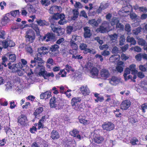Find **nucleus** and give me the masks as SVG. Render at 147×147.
I'll return each mask as SVG.
<instances>
[{
    "instance_id": "obj_41",
    "label": "nucleus",
    "mask_w": 147,
    "mask_h": 147,
    "mask_svg": "<svg viewBox=\"0 0 147 147\" xmlns=\"http://www.w3.org/2000/svg\"><path fill=\"white\" fill-rule=\"evenodd\" d=\"M147 63L145 65H140L139 66V68L142 71L145 72L147 70Z\"/></svg>"
},
{
    "instance_id": "obj_11",
    "label": "nucleus",
    "mask_w": 147,
    "mask_h": 147,
    "mask_svg": "<svg viewBox=\"0 0 147 147\" xmlns=\"http://www.w3.org/2000/svg\"><path fill=\"white\" fill-rule=\"evenodd\" d=\"M93 139L94 142L98 144L102 143L104 140V138L103 137L95 133L94 134Z\"/></svg>"
},
{
    "instance_id": "obj_36",
    "label": "nucleus",
    "mask_w": 147,
    "mask_h": 147,
    "mask_svg": "<svg viewBox=\"0 0 147 147\" xmlns=\"http://www.w3.org/2000/svg\"><path fill=\"white\" fill-rule=\"evenodd\" d=\"M107 29L106 28L104 27L102 25L100 26L99 28L96 29V31L98 32H100L101 33H105L107 31Z\"/></svg>"
},
{
    "instance_id": "obj_25",
    "label": "nucleus",
    "mask_w": 147,
    "mask_h": 147,
    "mask_svg": "<svg viewBox=\"0 0 147 147\" xmlns=\"http://www.w3.org/2000/svg\"><path fill=\"white\" fill-rule=\"evenodd\" d=\"M64 105L63 101L61 100H57V102L55 106V108L56 109H61L63 108V107Z\"/></svg>"
},
{
    "instance_id": "obj_30",
    "label": "nucleus",
    "mask_w": 147,
    "mask_h": 147,
    "mask_svg": "<svg viewBox=\"0 0 147 147\" xmlns=\"http://www.w3.org/2000/svg\"><path fill=\"white\" fill-rule=\"evenodd\" d=\"M7 134L9 138L12 140L15 139V134L11 131V129H9L6 131Z\"/></svg>"
},
{
    "instance_id": "obj_51",
    "label": "nucleus",
    "mask_w": 147,
    "mask_h": 147,
    "mask_svg": "<svg viewBox=\"0 0 147 147\" xmlns=\"http://www.w3.org/2000/svg\"><path fill=\"white\" fill-rule=\"evenodd\" d=\"M36 22L38 25L40 26L45 25L46 23V22L45 20H36Z\"/></svg>"
},
{
    "instance_id": "obj_13",
    "label": "nucleus",
    "mask_w": 147,
    "mask_h": 147,
    "mask_svg": "<svg viewBox=\"0 0 147 147\" xmlns=\"http://www.w3.org/2000/svg\"><path fill=\"white\" fill-rule=\"evenodd\" d=\"M31 27L36 31V34L38 36H40V38L39 39L40 40H43L45 39L46 37L45 35L43 37L42 36L40 35L39 34V29L37 25L34 24V23H32L31 25Z\"/></svg>"
},
{
    "instance_id": "obj_47",
    "label": "nucleus",
    "mask_w": 147,
    "mask_h": 147,
    "mask_svg": "<svg viewBox=\"0 0 147 147\" xmlns=\"http://www.w3.org/2000/svg\"><path fill=\"white\" fill-rule=\"evenodd\" d=\"M9 60L11 62H13L16 59V55L14 54L9 55Z\"/></svg>"
},
{
    "instance_id": "obj_28",
    "label": "nucleus",
    "mask_w": 147,
    "mask_h": 147,
    "mask_svg": "<svg viewBox=\"0 0 147 147\" xmlns=\"http://www.w3.org/2000/svg\"><path fill=\"white\" fill-rule=\"evenodd\" d=\"M118 82L119 81L117 78L114 76H112L109 81L110 83L113 85H116Z\"/></svg>"
},
{
    "instance_id": "obj_24",
    "label": "nucleus",
    "mask_w": 147,
    "mask_h": 147,
    "mask_svg": "<svg viewBox=\"0 0 147 147\" xmlns=\"http://www.w3.org/2000/svg\"><path fill=\"white\" fill-rule=\"evenodd\" d=\"M100 22V21L98 20H96L95 19L89 20V23L94 27H97Z\"/></svg>"
},
{
    "instance_id": "obj_61",
    "label": "nucleus",
    "mask_w": 147,
    "mask_h": 147,
    "mask_svg": "<svg viewBox=\"0 0 147 147\" xmlns=\"http://www.w3.org/2000/svg\"><path fill=\"white\" fill-rule=\"evenodd\" d=\"M129 58V57L122 53L121 55V58L123 61H125Z\"/></svg>"
},
{
    "instance_id": "obj_62",
    "label": "nucleus",
    "mask_w": 147,
    "mask_h": 147,
    "mask_svg": "<svg viewBox=\"0 0 147 147\" xmlns=\"http://www.w3.org/2000/svg\"><path fill=\"white\" fill-rule=\"evenodd\" d=\"M94 40H96L98 43L100 45H102L103 43V40L100 39V38L98 36L95 37L94 38Z\"/></svg>"
},
{
    "instance_id": "obj_10",
    "label": "nucleus",
    "mask_w": 147,
    "mask_h": 147,
    "mask_svg": "<svg viewBox=\"0 0 147 147\" xmlns=\"http://www.w3.org/2000/svg\"><path fill=\"white\" fill-rule=\"evenodd\" d=\"M131 105V102L128 100H126L123 101L121 103L120 107L123 110H126Z\"/></svg>"
},
{
    "instance_id": "obj_35",
    "label": "nucleus",
    "mask_w": 147,
    "mask_h": 147,
    "mask_svg": "<svg viewBox=\"0 0 147 147\" xmlns=\"http://www.w3.org/2000/svg\"><path fill=\"white\" fill-rule=\"evenodd\" d=\"M138 142V140L136 137H132L130 139V143L132 145L137 144V142Z\"/></svg>"
},
{
    "instance_id": "obj_20",
    "label": "nucleus",
    "mask_w": 147,
    "mask_h": 147,
    "mask_svg": "<svg viewBox=\"0 0 147 147\" xmlns=\"http://www.w3.org/2000/svg\"><path fill=\"white\" fill-rule=\"evenodd\" d=\"M79 133L77 129H74L71 131L70 132V135L74 137H76L77 139L80 140L81 139L80 135L79 134Z\"/></svg>"
},
{
    "instance_id": "obj_19",
    "label": "nucleus",
    "mask_w": 147,
    "mask_h": 147,
    "mask_svg": "<svg viewBox=\"0 0 147 147\" xmlns=\"http://www.w3.org/2000/svg\"><path fill=\"white\" fill-rule=\"evenodd\" d=\"M84 37L85 38H89L92 35L90 27L86 26L84 28Z\"/></svg>"
},
{
    "instance_id": "obj_27",
    "label": "nucleus",
    "mask_w": 147,
    "mask_h": 147,
    "mask_svg": "<svg viewBox=\"0 0 147 147\" xmlns=\"http://www.w3.org/2000/svg\"><path fill=\"white\" fill-rule=\"evenodd\" d=\"M46 121V117L44 116L42 117L41 119H40L38 124V129H40L43 127V123Z\"/></svg>"
},
{
    "instance_id": "obj_5",
    "label": "nucleus",
    "mask_w": 147,
    "mask_h": 147,
    "mask_svg": "<svg viewBox=\"0 0 147 147\" xmlns=\"http://www.w3.org/2000/svg\"><path fill=\"white\" fill-rule=\"evenodd\" d=\"M87 45L84 43H81L79 46L80 49L81 50H83V53L85 54H87L88 53L93 54H95L96 52L95 50H93L92 51L90 49L87 48Z\"/></svg>"
},
{
    "instance_id": "obj_12",
    "label": "nucleus",
    "mask_w": 147,
    "mask_h": 147,
    "mask_svg": "<svg viewBox=\"0 0 147 147\" xmlns=\"http://www.w3.org/2000/svg\"><path fill=\"white\" fill-rule=\"evenodd\" d=\"M100 75L103 79L105 80L109 76L110 74L108 70L105 69H102L100 70Z\"/></svg>"
},
{
    "instance_id": "obj_43",
    "label": "nucleus",
    "mask_w": 147,
    "mask_h": 147,
    "mask_svg": "<svg viewBox=\"0 0 147 147\" xmlns=\"http://www.w3.org/2000/svg\"><path fill=\"white\" fill-rule=\"evenodd\" d=\"M62 16L61 15V17L60 19V20L58 22V23L61 25H63L65 23V22L64 20L65 18V15H62Z\"/></svg>"
},
{
    "instance_id": "obj_37",
    "label": "nucleus",
    "mask_w": 147,
    "mask_h": 147,
    "mask_svg": "<svg viewBox=\"0 0 147 147\" xmlns=\"http://www.w3.org/2000/svg\"><path fill=\"white\" fill-rule=\"evenodd\" d=\"M138 43L140 45L142 46H147L145 40L142 38H140L138 40Z\"/></svg>"
},
{
    "instance_id": "obj_58",
    "label": "nucleus",
    "mask_w": 147,
    "mask_h": 147,
    "mask_svg": "<svg viewBox=\"0 0 147 147\" xmlns=\"http://www.w3.org/2000/svg\"><path fill=\"white\" fill-rule=\"evenodd\" d=\"M7 41L8 44V47H12L15 45V43L12 41L8 39L7 40Z\"/></svg>"
},
{
    "instance_id": "obj_21",
    "label": "nucleus",
    "mask_w": 147,
    "mask_h": 147,
    "mask_svg": "<svg viewBox=\"0 0 147 147\" xmlns=\"http://www.w3.org/2000/svg\"><path fill=\"white\" fill-rule=\"evenodd\" d=\"M57 101L56 97L54 96L52 97L50 100L49 104L50 107L51 108H55L56 106Z\"/></svg>"
},
{
    "instance_id": "obj_56",
    "label": "nucleus",
    "mask_w": 147,
    "mask_h": 147,
    "mask_svg": "<svg viewBox=\"0 0 147 147\" xmlns=\"http://www.w3.org/2000/svg\"><path fill=\"white\" fill-rule=\"evenodd\" d=\"M109 47L107 44L100 45L99 46V48L101 50H103L104 49L107 50L108 49Z\"/></svg>"
},
{
    "instance_id": "obj_33",
    "label": "nucleus",
    "mask_w": 147,
    "mask_h": 147,
    "mask_svg": "<svg viewBox=\"0 0 147 147\" xmlns=\"http://www.w3.org/2000/svg\"><path fill=\"white\" fill-rule=\"evenodd\" d=\"M113 112L117 117H121L122 115L121 111L119 109H116V110H113Z\"/></svg>"
},
{
    "instance_id": "obj_57",
    "label": "nucleus",
    "mask_w": 147,
    "mask_h": 147,
    "mask_svg": "<svg viewBox=\"0 0 147 147\" xmlns=\"http://www.w3.org/2000/svg\"><path fill=\"white\" fill-rule=\"evenodd\" d=\"M129 16L130 18L132 20H135L136 18L137 17L139 18L138 17V16L135 13H130L129 14Z\"/></svg>"
},
{
    "instance_id": "obj_22",
    "label": "nucleus",
    "mask_w": 147,
    "mask_h": 147,
    "mask_svg": "<svg viewBox=\"0 0 147 147\" xmlns=\"http://www.w3.org/2000/svg\"><path fill=\"white\" fill-rule=\"evenodd\" d=\"M53 16L52 17L51 19L50 20V22L51 23L52 21L53 20H58L61 18V15H64V14L63 13L59 14V12H58L56 13L53 14Z\"/></svg>"
},
{
    "instance_id": "obj_2",
    "label": "nucleus",
    "mask_w": 147,
    "mask_h": 147,
    "mask_svg": "<svg viewBox=\"0 0 147 147\" xmlns=\"http://www.w3.org/2000/svg\"><path fill=\"white\" fill-rule=\"evenodd\" d=\"M81 99L80 98L74 97L71 100V104L73 108L78 111H82L84 110L83 105L80 103Z\"/></svg>"
},
{
    "instance_id": "obj_52",
    "label": "nucleus",
    "mask_w": 147,
    "mask_h": 147,
    "mask_svg": "<svg viewBox=\"0 0 147 147\" xmlns=\"http://www.w3.org/2000/svg\"><path fill=\"white\" fill-rule=\"evenodd\" d=\"M109 22L107 21H104L102 23V25L107 29L109 28Z\"/></svg>"
},
{
    "instance_id": "obj_54",
    "label": "nucleus",
    "mask_w": 147,
    "mask_h": 147,
    "mask_svg": "<svg viewBox=\"0 0 147 147\" xmlns=\"http://www.w3.org/2000/svg\"><path fill=\"white\" fill-rule=\"evenodd\" d=\"M20 69L24 71V72L26 73H28V71H29L30 69L29 68V67L27 65H26L25 67L23 66L22 65V67L20 68Z\"/></svg>"
},
{
    "instance_id": "obj_4",
    "label": "nucleus",
    "mask_w": 147,
    "mask_h": 147,
    "mask_svg": "<svg viewBox=\"0 0 147 147\" xmlns=\"http://www.w3.org/2000/svg\"><path fill=\"white\" fill-rule=\"evenodd\" d=\"M59 47L56 44L52 45L50 48L49 52L52 57L56 56L59 53Z\"/></svg>"
},
{
    "instance_id": "obj_59",
    "label": "nucleus",
    "mask_w": 147,
    "mask_h": 147,
    "mask_svg": "<svg viewBox=\"0 0 147 147\" xmlns=\"http://www.w3.org/2000/svg\"><path fill=\"white\" fill-rule=\"evenodd\" d=\"M118 48L116 46H114L112 49V52L113 54H117L118 53Z\"/></svg>"
},
{
    "instance_id": "obj_18",
    "label": "nucleus",
    "mask_w": 147,
    "mask_h": 147,
    "mask_svg": "<svg viewBox=\"0 0 147 147\" xmlns=\"http://www.w3.org/2000/svg\"><path fill=\"white\" fill-rule=\"evenodd\" d=\"M10 14L8 13L6 14L3 18L1 22L2 25L5 26L10 21Z\"/></svg>"
},
{
    "instance_id": "obj_17",
    "label": "nucleus",
    "mask_w": 147,
    "mask_h": 147,
    "mask_svg": "<svg viewBox=\"0 0 147 147\" xmlns=\"http://www.w3.org/2000/svg\"><path fill=\"white\" fill-rule=\"evenodd\" d=\"M80 89L82 94L85 96L89 95L90 92V91L87 86H81Z\"/></svg>"
},
{
    "instance_id": "obj_23",
    "label": "nucleus",
    "mask_w": 147,
    "mask_h": 147,
    "mask_svg": "<svg viewBox=\"0 0 147 147\" xmlns=\"http://www.w3.org/2000/svg\"><path fill=\"white\" fill-rule=\"evenodd\" d=\"M90 72L93 78L96 77L98 75V69L95 67H93Z\"/></svg>"
},
{
    "instance_id": "obj_7",
    "label": "nucleus",
    "mask_w": 147,
    "mask_h": 147,
    "mask_svg": "<svg viewBox=\"0 0 147 147\" xmlns=\"http://www.w3.org/2000/svg\"><path fill=\"white\" fill-rule=\"evenodd\" d=\"M11 64L10 63H7L9 68L13 72H16L18 69L22 67V65L21 63L18 64H13L11 65Z\"/></svg>"
},
{
    "instance_id": "obj_16",
    "label": "nucleus",
    "mask_w": 147,
    "mask_h": 147,
    "mask_svg": "<svg viewBox=\"0 0 147 147\" xmlns=\"http://www.w3.org/2000/svg\"><path fill=\"white\" fill-rule=\"evenodd\" d=\"M124 66V62L121 61H119L117 63L116 69L118 72L121 73L123 71Z\"/></svg>"
},
{
    "instance_id": "obj_48",
    "label": "nucleus",
    "mask_w": 147,
    "mask_h": 147,
    "mask_svg": "<svg viewBox=\"0 0 147 147\" xmlns=\"http://www.w3.org/2000/svg\"><path fill=\"white\" fill-rule=\"evenodd\" d=\"M65 69L61 70L60 72H59V75H61V76L62 77H64L66 76L67 72L65 71Z\"/></svg>"
},
{
    "instance_id": "obj_39",
    "label": "nucleus",
    "mask_w": 147,
    "mask_h": 147,
    "mask_svg": "<svg viewBox=\"0 0 147 147\" xmlns=\"http://www.w3.org/2000/svg\"><path fill=\"white\" fill-rule=\"evenodd\" d=\"M131 71L129 68H127L124 71V73L123 74V76L125 80L127 79V75L130 73Z\"/></svg>"
},
{
    "instance_id": "obj_14",
    "label": "nucleus",
    "mask_w": 147,
    "mask_h": 147,
    "mask_svg": "<svg viewBox=\"0 0 147 147\" xmlns=\"http://www.w3.org/2000/svg\"><path fill=\"white\" fill-rule=\"evenodd\" d=\"M60 6L57 5H53L50 8L49 10V13L51 14H53L58 12H60Z\"/></svg>"
},
{
    "instance_id": "obj_6",
    "label": "nucleus",
    "mask_w": 147,
    "mask_h": 147,
    "mask_svg": "<svg viewBox=\"0 0 147 147\" xmlns=\"http://www.w3.org/2000/svg\"><path fill=\"white\" fill-rule=\"evenodd\" d=\"M102 127L104 130L110 131L114 128V124L111 121L105 122L102 125Z\"/></svg>"
},
{
    "instance_id": "obj_8",
    "label": "nucleus",
    "mask_w": 147,
    "mask_h": 147,
    "mask_svg": "<svg viewBox=\"0 0 147 147\" xmlns=\"http://www.w3.org/2000/svg\"><path fill=\"white\" fill-rule=\"evenodd\" d=\"M25 37L27 42H28L30 43H32L35 39L34 33L33 31L29 30L27 32Z\"/></svg>"
},
{
    "instance_id": "obj_44",
    "label": "nucleus",
    "mask_w": 147,
    "mask_h": 147,
    "mask_svg": "<svg viewBox=\"0 0 147 147\" xmlns=\"http://www.w3.org/2000/svg\"><path fill=\"white\" fill-rule=\"evenodd\" d=\"M119 22V21L116 19L115 18H113L110 22L112 26H113L116 24L117 23Z\"/></svg>"
},
{
    "instance_id": "obj_64",
    "label": "nucleus",
    "mask_w": 147,
    "mask_h": 147,
    "mask_svg": "<svg viewBox=\"0 0 147 147\" xmlns=\"http://www.w3.org/2000/svg\"><path fill=\"white\" fill-rule=\"evenodd\" d=\"M10 108L11 109H13L15 108L16 106V105L15 104V102L13 101H12L10 102Z\"/></svg>"
},
{
    "instance_id": "obj_38",
    "label": "nucleus",
    "mask_w": 147,
    "mask_h": 147,
    "mask_svg": "<svg viewBox=\"0 0 147 147\" xmlns=\"http://www.w3.org/2000/svg\"><path fill=\"white\" fill-rule=\"evenodd\" d=\"M116 28L118 30H122L124 29V26L123 25L119 22L116 24Z\"/></svg>"
},
{
    "instance_id": "obj_32",
    "label": "nucleus",
    "mask_w": 147,
    "mask_h": 147,
    "mask_svg": "<svg viewBox=\"0 0 147 147\" xmlns=\"http://www.w3.org/2000/svg\"><path fill=\"white\" fill-rule=\"evenodd\" d=\"M78 119L80 123L84 125H87L90 123V122L89 120H86L82 117L81 118L80 117H79Z\"/></svg>"
},
{
    "instance_id": "obj_3",
    "label": "nucleus",
    "mask_w": 147,
    "mask_h": 147,
    "mask_svg": "<svg viewBox=\"0 0 147 147\" xmlns=\"http://www.w3.org/2000/svg\"><path fill=\"white\" fill-rule=\"evenodd\" d=\"M50 27L51 31L58 36H60L64 33V30L63 28L61 27H57L56 25H55L54 24L51 23Z\"/></svg>"
},
{
    "instance_id": "obj_55",
    "label": "nucleus",
    "mask_w": 147,
    "mask_h": 147,
    "mask_svg": "<svg viewBox=\"0 0 147 147\" xmlns=\"http://www.w3.org/2000/svg\"><path fill=\"white\" fill-rule=\"evenodd\" d=\"M118 36V35L116 33L114 34L113 35H111L110 36V39L111 40H116Z\"/></svg>"
},
{
    "instance_id": "obj_60",
    "label": "nucleus",
    "mask_w": 147,
    "mask_h": 147,
    "mask_svg": "<svg viewBox=\"0 0 147 147\" xmlns=\"http://www.w3.org/2000/svg\"><path fill=\"white\" fill-rule=\"evenodd\" d=\"M71 57L72 59H74L77 60H80L82 59L83 58L82 56L78 54L77 55L73 56V57Z\"/></svg>"
},
{
    "instance_id": "obj_31",
    "label": "nucleus",
    "mask_w": 147,
    "mask_h": 147,
    "mask_svg": "<svg viewBox=\"0 0 147 147\" xmlns=\"http://www.w3.org/2000/svg\"><path fill=\"white\" fill-rule=\"evenodd\" d=\"M72 13L73 15L71 17V19L73 20H75L78 18L79 13L77 9H75L73 10Z\"/></svg>"
},
{
    "instance_id": "obj_29",
    "label": "nucleus",
    "mask_w": 147,
    "mask_h": 147,
    "mask_svg": "<svg viewBox=\"0 0 147 147\" xmlns=\"http://www.w3.org/2000/svg\"><path fill=\"white\" fill-rule=\"evenodd\" d=\"M27 7L28 11L30 13H34L36 12V11L35 7L30 4H28L27 5Z\"/></svg>"
},
{
    "instance_id": "obj_63",
    "label": "nucleus",
    "mask_w": 147,
    "mask_h": 147,
    "mask_svg": "<svg viewBox=\"0 0 147 147\" xmlns=\"http://www.w3.org/2000/svg\"><path fill=\"white\" fill-rule=\"evenodd\" d=\"M141 109L142 110L143 113H145L146 112L145 109H147V106L146 103L142 104L141 106Z\"/></svg>"
},
{
    "instance_id": "obj_49",
    "label": "nucleus",
    "mask_w": 147,
    "mask_h": 147,
    "mask_svg": "<svg viewBox=\"0 0 147 147\" xmlns=\"http://www.w3.org/2000/svg\"><path fill=\"white\" fill-rule=\"evenodd\" d=\"M69 53L71 55H72V57L73 56H76L78 54V51L74 50H69Z\"/></svg>"
},
{
    "instance_id": "obj_53",
    "label": "nucleus",
    "mask_w": 147,
    "mask_h": 147,
    "mask_svg": "<svg viewBox=\"0 0 147 147\" xmlns=\"http://www.w3.org/2000/svg\"><path fill=\"white\" fill-rule=\"evenodd\" d=\"M65 69L68 72H69L70 71H74V69H72V67L68 64L65 65Z\"/></svg>"
},
{
    "instance_id": "obj_50",
    "label": "nucleus",
    "mask_w": 147,
    "mask_h": 147,
    "mask_svg": "<svg viewBox=\"0 0 147 147\" xmlns=\"http://www.w3.org/2000/svg\"><path fill=\"white\" fill-rule=\"evenodd\" d=\"M138 9L139 11L140 12H142L144 13L147 12V8L146 7H139Z\"/></svg>"
},
{
    "instance_id": "obj_1",
    "label": "nucleus",
    "mask_w": 147,
    "mask_h": 147,
    "mask_svg": "<svg viewBox=\"0 0 147 147\" xmlns=\"http://www.w3.org/2000/svg\"><path fill=\"white\" fill-rule=\"evenodd\" d=\"M38 54H37L36 57L34 58V60H32L31 61V64L30 66L31 67H33L36 65V63H38V67H41L40 70L38 73V75L40 76H42L45 79H46L45 67L43 66V62L42 59L41 58L43 55H45L46 53V47H42L38 49Z\"/></svg>"
},
{
    "instance_id": "obj_15",
    "label": "nucleus",
    "mask_w": 147,
    "mask_h": 147,
    "mask_svg": "<svg viewBox=\"0 0 147 147\" xmlns=\"http://www.w3.org/2000/svg\"><path fill=\"white\" fill-rule=\"evenodd\" d=\"M27 121L26 117L24 115L20 116L18 119V123L22 126L25 125L26 124Z\"/></svg>"
},
{
    "instance_id": "obj_46",
    "label": "nucleus",
    "mask_w": 147,
    "mask_h": 147,
    "mask_svg": "<svg viewBox=\"0 0 147 147\" xmlns=\"http://www.w3.org/2000/svg\"><path fill=\"white\" fill-rule=\"evenodd\" d=\"M16 83L17 84L18 83V84L16 88H15V89L16 91H18L20 92H21L22 90V89L23 86L21 84H20V82L18 81Z\"/></svg>"
},
{
    "instance_id": "obj_42",
    "label": "nucleus",
    "mask_w": 147,
    "mask_h": 147,
    "mask_svg": "<svg viewBox=\"0 0 147 147\" xmlns=\"http://www.w3.org/2000/svg\"><path fill=\"white\" fill-rule=\"evenodd\" d=\"M142 29V28L141 27H139L133 30V33L134 34L137 35L141 31Z\"/></svg>"
},
{
    "instance_id": "obj_40",
    "label": "nucleus",
    "mask_w": 147,
    "mask_h": 147,
    "mask_svg": "<svg viewBox=\"0 0 147 147\" xmlns=\"http://www.w3.org/2000/svg\"><path fill=\"white\" fill-rule=\"evenodd\" d=\"M43 111V108L42 107H40L37 109L34 113V115L36 116L41 113Z\"/></svg>"
},
{
    "instance_id": "obj_34",
    "label": "nucleus",
    "mask_w": 147,
    "mask_h": 147,
    "mask_svg": "<svg viewBox=\"0 0 147 147\" xmlns=\"http://www.w3.org/2000/svg\"><path fill=\"white\" fill-rule=\"evenodd\" d=\"M70 45L72 48V49L70 50H74L75 51H78V47L77 45L75 42H70Z\"/></svg>"
},
{
    "instance_id": "obj_9",
    "label": "nucleus",
    "mask_w": 147,
    "mask_h": 147,
    "mask_svg": "<svg viewBox=\"0 0 147 147\" xmlns=\"http://www.w3.org/2000/svg\"><path fill=\"white\" fill-rule=\"evenodd\" d=\"M47 42L49 41L51 43H53L57 40L55 34L52 32H48L47 34Z\"/></svg>"
},
{
    "instance_id": "obj_45",
    "label": "nucleus",
    "mask_w": 147,
    "mask_h": 147,
    "mask_svg": "<svg viewBox=\"0 0 147 147\" xmlns=\"http://www.w3.org/2000/svg\"><path fill=\"white\" fill-rule=\"evenodd\" d=\"M19 14V10H17L11 12L10 15H11L14 17H15L18 16Z\"/></svg>"
},
{
    "instance_id": "obj_26",
    "label": "nucleus",
    "mask_w": 147,
    "mask_h": 147,
    "mask_svg": "<svg viewBox=\"0 0 147 147\" xmlns=\"http://www.w3.org/2000/svg\"><path fill=\"white\" fill-rule=\"evenodd\" d=\"M51 137L53 140L57 139L59 137L58 132L55 130H53L51 133Z\"/></svg>"
}]
</instances>
